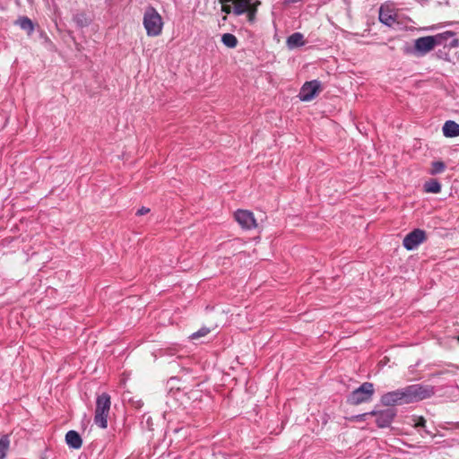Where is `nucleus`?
Instances as JSON below:
<instances>
[{"instance_id":"1","label":"nucleus","mask_w":459,"mask_h":459,"mask_svg":"<svg viewBox=\"0 0 459 459\" xmlns=\"http://www.w3.org/2000/svg\"><path fill=\"white\" fill-rule=\"evenodd\" d=\"M433 394L432 387L415 384L384 394L380 402L384 406L403 405L429 398Z\"/></svg>"},{"instance_id":"2","label":"nucleus","mask_w":459,"mask_h":459,"mask_svg":"<svg viewBox=\"0 0 459 459\" xmlns=\"http://www.w3.org/2000/svg\"><path fill=\"white\" fill-rule=\"evenodd\" d=\"M143 24L149 37H157L161 34L163 21L160 14L152 6H148L143 13Z\"/></svg>"},{"instance_id":"3","label":"nucleus","mask_w":459,"mask_h":459,"mask_svg":"<svg viewBox=\"0 0 459 459\" xmlns=\"http://www.w3.org/2000/svg\"><path fill=\"white\" fill-rule=\"evenodd\" d=\"M111 401L110 396L107 393L98 395L96 400V409L94 415V422L101 429L108 427V417L109 414Z\"/></svg>"},{"instance_id":"4","label":"nucleus","mask_w":459,"mask_h":459,"mask_svg":"<svg viewBox=\"0 0 459 459\" xmlns=\"http://www.w3.org/2000/svg\"><path fill=\"white\" fill-rule=\"evenodd\" d=\"M444 38L443 34L418 38L414 41L413 53L416 56H425L433 50L436 46L442 44Z\"/></svg>"},{"instance_id":"5","label":"nucleus","mask_w":459,"mask_h":459,"mask_svg":"<svg viewBox=\"0 0 459 459\" xmlns=\"http://www.w3.org/2000/svg\"><path fill=\"white\" fill-rule=\"evenodd\" d=\"M373 394V384L365 382L349 395L348 403L353 405H358L359 403L368 402L371 400Z\"/></svg>"},{"instance_id":"6","label":"nucleus","mask_w":459,"mask_h":459,"mask_svg":"<svg viewBox=\"0 0 459 459\" xmlns=\"http://www.w3.org/2000/svg\"><path fill=\"white\" fill-rule=\"evenodd\" d=\"M321 91V82L317 80L307 82L303 84L299 93V98L302 101H310L316 98V96Z\"/></svg>"},{"instance_id":"7","label":"nucleus","mask_w":459,"mask_h":459,"mask_svg":"<svg viewBox=\"0 0 459 459\" xmlns=\"http://www.w3.org/2000/svg\"><path fill=\"white\" fill-rule=\"evenodd\" d=\"M235 220L244 230H253L257 227L254 213L247 210H238L234 214Z\"/></svg>"},{"instance_id":"8","label":"nucleus","mask_w":459,"mask_h":459,"mask_svg":"<svg viewBox=\"0 0 459 459\" xmlns=\"http://www.w3.org/2000/svg\"><path fill=\"white\" fill-rule=\"evenodd\" d=\"M425 238V231L420 229H416L404 237L403 244L407 250H413L420 244H421Z\"/></svg>"},{"instance_id":"9","label":"nucleus","mask_w":459,"mask_h":459,"mask_svg":"<svg viewBox=\"0 0 459 459\" xmlns=\"http://www.w3.org/2000/svg\"><path fill=\"white\" fill-rule=\"evenodd\" d=\"M394 412L390 410L380 411V412L377 413V419H376L377 425L379 428H386L391 424V422L394 420Z\"/></svg>"},{"instance_id":"10","label":"nucleus","mask_w":459,"mask_h":459,"mask_svg":"<svg viewBox=\"0 0 459 459\" xmlns=\"http://www.w3.org/2000/svg\"><path fill=\"white\" fill-rule=\"evenodd\" d=\"M65 441L68 446L74 449H79L82 445V437L75 430H69L66 433Z\"/></svg>"},{"instance_id":"11","label":"nucleus","mask_w":459,"mask_h":459,"mask_svg":"<svg viewBox=\"0 0 459 459\" xmlns=\"http://www.w3.org/2000/svg\"><path fill=\"white\" fill-rule=\"evenodd\" d=\"M289 48L293 49L305 45L304 36L300 32H295L289 36L286 40Z\"/></svg>"},{"instance_id":"12","label":"nucleus","mask_w":459,"mask_h":459,"mask_svg":"<svg viewBox=\"0 0 459 459\" xmlns=\"http://www.w3.org/2000/svg\"><path fill=\"white\" fill-rule=\"evenodd\" d=\"M443 134L446 137L459 136V124L452 120L446 121L443 126Z\"/></svg>"},{"instance_id":"13","label":"nucleus","mask_w":459,"mask_h":459,"mask_svg":"<svg viewBox=\"0 0 459 459\" xmlns=\"http://www.w3.org/2000/svg\"><path fill=\"white\" fill-rule=\"evenodd\" d=\"M379 21L387 26H392L395 22V14L392 11L385 10L384 6H381L379 9Z\"/></svg>"},{"instance_id":"14","label":"nucleus","mask_w":459,"mask_h":459,"mask_svg":"<svg viewBox=\"0 0 459 459\" xmlns=\"http://www.w3.org/2000/svg\"><path fill=\"white\" fill-rule=\"evenodd\" d=\"M424 191L426 193L437 194L441 191V185L436 179H430L424 184Z\"/></svg>"},{"instance_id":"15","label":"nucleus","mask_w":459,"mask_h":459,"mask_svg":"<svg viewBox=\"0 0 459 459\" xmlns=\"http://www.w3.org/2000/svg\"><path fill=\"white\" fill-rule=\"evenodd\" d=\"M73 20L77 24V26L81 28L88 26L91 21L84 13H75L73 17Z\"/></svg>"},{"instance_id":"16","label":"nucleus","mask_w":459,"mask_h":459,"mask_svg":"<svg viewBox=\"0 0 459 459\" xmlns=\"http://www.w3.org/2000/svg\"><path fill=\"white\" fill-rule=\"evenodd\" d=\"M17 24L20 28L28 32V34H31L34 30V25L30 19L28 17H22L17 21Z\"/></svg>"},{"instance_id":"17","label":"nucleus","mask_w":459,"mask_h":459,"mask_svg":"<svg viewBox=\"0 0 459 459\" xmlns=\"http://www.w3.org/2000/svg\"><path fill=\"white\" fill-rule=\"evenodd\" d=\"M221 42L230 48H234L238 45V39L231 33H224L221 36Z\"/></svg>"},{"instance_id":"18","label":"nucleus","mask_w":459,"mask_h":459,"mask_svg":"<svg viewBox=\"0 0 459 459\" xmlns=\"http://www.w3.org/2000/svg\"><path fill=\"white\" fill-rule=\"evenodd\" d=\"M10 438L8 435H4L0 438V459H4L9 450Z\"/></svg>"},{"instance_id":"19","label":"nucleus","mask_w":459,"mask_h":459,"mask_svg":"<svg viewBox=\"0 0 459 459\" xmlns=\"http://www.w3.org/2000/svg\"><path fill=\"white\" fill-rule=\"evenodd\" d=\"M259 4H260L259 1H255V2L249 1V3H248V10L246 11V13L248 15V20L249 21L252 22L255 19V16L256 11H257V6Z\"/></svg>"},{"instance_id":"20","label":"nucleus","mask_w":459,"mask_h":459,"mask_svg":"<svg viewBox=\"0 0 459 459\" xmlns=\"http://www.w3.org/2000/svg\"><path fill=\"white\" fill-rule=\"evenodd\" d=\"M446 169V164L443 161H434L431 164V169L429 173L431 175H437L442 173Z\"/></svg>"},{"instance_id":"21","label":"nucleus","mask_w":459,"mask_h":459,"mask_svg":"<svg viewBox=\"0 0 459 459\" xmlns=\"http://www.w3.org/2000/svg\"><path fill=\"white\" fill-rule=\"evenodd\" d=\"M209 333H210V329L209 328L203 327L200 330H198L197 332L192 333L191 338L195 340V339H198L200 337H204V336L207 335Z\"/></svg>"},{"instance_id":"22","label":"nucleus","mask_w":459,"mask_h":459,"mask_svg":"<svg viewBox=\"0 0 459 459\" xmlns=\"http://www.w3.org/2000/svg\"><path fill=\"white\" fill-rule=\"evenodd\" d=\"M412 420L414 421V427H425L426 420L423 417H414Z\"/></svg>"},{"instance_id":"23","label":"nucleus","mask_w":459,"mask_h":459,"mask_svg":"<svg viewBox=\"0 0 459 459\" xmlns=\"http://www.w3.org/2000/svg\"><path fill=\"white\" fill-rule=\"evenodd\" d=\"M221 11L226 14H230L231 12H233V7H231L229 3H221Z\"/></svg>"},{"instance_id":"24","label":"nucleus","mask_w":459,"mask_h":459,"mask_svg":"<svg viewBox=\"0 0 459 459\" xmlns=\"http://www.w3.org/2000/svg\"><path fill=\"white\" fill-rule=\"evenodd\" d=\"M149 212H150V209H149V208L142 207V208H140V209L136 212V215H138V216H142V215L147 214Z\"/></svg>"},{"instance_id":"25","label":"nucleus","mask_w":459,"mask_h":459,"mask_svg":"<svg viewBox=\"0 0 459 459\" xmlns=\"http://www.w3.org/2000/svg\"><path fill=\"white\" fill-rule=\"evenodd\" d=\"M143 402L141 400H139L135 403V407L141 408L143 406Z\"/></svg>"}]
</instances>
